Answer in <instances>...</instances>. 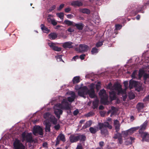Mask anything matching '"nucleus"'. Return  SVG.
Masks as SVG:
<instances>
[{
    "mask_svg": "<svg viewBox=\"0 0 149 149\" xmlns=\"http://www.w3.org/2000/svg\"><path fill=\"white\" fill-rule=\"evenodd\" d=\"M100 87V82H98L97 84L96 85V88L97 89Z\"/></svg>",
    "mask_w": 149,
    "mask_h": 149,
    "instance_id": "nucleus-57",
    "label": "nucleus"
},
{
    "mask_svg": "<svg viewBox=\"0 0 149 149\" xmlns=\"http://www.w3.org/2000/svg\"><path fill=\"white\" fill-rule=\"evenodd\" d=\"M70 94L71 95V96L68 97L67 99L68 101L69 102H72L74 100L76 95L75 93L73 91H71Z\"/></svg>",
    "mask_w": 149,
    "mask_h": 149,
    "instance_id": "nucleus-18",
    "label": "nucleus"
},
{
    "mask_svg": "<svg viewBox=\"0 0 149 149\" xmlns=\"http://www.w3.org/2000/svg\"><path fill=\"white\" fill-rule=\"evenodd\" d=\"M88 88L86 86L82 87L78 91V94L79 96L83 97L84 98H86V95H87V92Z\"/></svg>",
    "mask_w": 149,
    "mask_h": 149,
    "instance_id": "nucleus-4",
    "label": "nucleus"
},
{
    "mask_svg": "<svg viewBox=\"0 0 149 149\" xmlns=\"http://www.w3.org/2000/svg\"><path fill=\"white\" fill-rule=\"evenodd\" d=\"M109 98L111 101H112L116 99V93L114 91H112L109 92Z\"/></svg>",
    "mask_w": 149,
    "mask_h": 149,
    "instance_id": "nucleus-21",
    "label": "nucleus"
},
{
    "mask_svg": "<svg viewBox=\"0 0 149 149\" xmlns=\"http://www.w3.org/2000/svg\"><path fill=\"white\" fill-rule=\"evenodd\" d=\"M115 127V129L116 130V132H118L120 130V125H114Z\"/></svg>",
    "mask_w": 149,
    "mask_h": 149,
    "instance_id": "nucleus-42",
    "label": "nucleus"
},
{
    "mask_svg": "<svg viewBox=\"0 0 149 149\" xmlns=\"http://www.w3.org/2000/svg\"><path fill=\"white\" fill-rule=\"evenodd\" d=\"M136 107L138 111L139 112L141 111V110H143L144 106L143 103L139 102L137 104Z\"/></svg>",
    "mask_w": 149,
    "mask_h": 149,
    "instance_id": "nucleus-22",
    "label": "nucleus"
},
{
    "mask_svg": "<svg viewBox=\"0 0 149 149\" xmlns=\"http://www.w3.org/2000/svg\"><path fill=\"white\" fill-rule=\"evenodd\" d=\"M51 125L49 123H45V130L46 132H50L51 131L50 127Z\"/></svg>",
    "mask_w": 149,
    "mask_h": 149,
    "instance_id": "nucleus-33",
    "label": "nucleus"
},
{
    "mask_svg": "<svg viewBox=\"0 0 149 149\" xmlns=\"http://www.w3.org/2000/svg\"><path fill=\"white\" fill-rule=\"evenodd\" d=\"M144 72L143 70H139V73L138 76L139 79H141V78L142 77L143 74H144Z\"/></svg>",
    "mask_w": 149,
    "mask_h": 149,
    "instance_id": "nucleus-41",
    "label": "nucleus"
},
{
    "mask_svg": "<svg viewBox=\"0 0 149 149\" xmlns=\"http://www.w3.org/2000/svg\"><path fill=\"white\" fill-rule=\"evenodd\" d=\"M100 114L101 116L104 117L105 115V112L104 111H101L100 112Z\"/></svg>",
    "mask_w": 149,
    "mask_h": 149,
    "instance_id": "nucleus-62",
    "label": "nucleus"
},
{
    "mask_svg": "<svg viewBox=\"0 0 149 149\" xmlns=\"http://www.w3.org/2000/svg\"><path fill=\"white\" fill-rule=\"evenodd\" d=\"M13 147L14 149H24L25 147L17 139H15L13 143Z\"/></svg>",
    "mask_w": 149,
    "mask_h": 149,
    "instance_id": "nucleus-5",
    "label": "nucleus"
},
{
    "mask_svg": "<svg viewBox=\"0 0 149 149\" xmlns=\"http://www.w3.org/2000/svg\"><path fill=\"white\" fill-rule=\"evenodd\" d=\"M92 124V121L91 120L87 121L83 127V128L85 129L90 126Z\"/></svg>",
    "mask_w": 149,
    "mask_h": 149,
    "instance_id": "nucleus-30",
    "label": "nucleus"
},
{
    "mask_svg": "<svg viewBox=\"0 0 149 149\" xmlns=\"http://www.w3.org/2000/svg\"><path fill=\"white\" fill-rule=\"evenodd\" d=\"M85 56L86 55L85 54H83L80 55L79 57L81 60H83L84 59Z\"/></svg>",
    "mask_w": 149,
    "mask_h": 149,
    "instance_id": "nucleus-51",
    "label": "nucleus"
},
{
    "mask_svg": "<svg viewBox=\"0 0 149 149\" xmlns=\"http://www.w3.org/2000/svg\"><path fill=\"white\" fill-rule=\"evenodd\" d=\"M64 108L66 110H70V108L67 102H65V107Z\"/></svg>",
    "mask_w": 149,
    "mask_h": 149,
    "instance_id": "nucleus-40",
    "label": "nucleus"
},
{
    "mask_svg": "<svg viewBox=\"0 0 149 149\" xmlns=\"http://www.w3.org/2000/svg\"><path fill=\"white\" fill-rule=\"evenodd\" d=\"M98 52V49L96 47H93L91 51V52L92 54L95 53H97Z\"/></svg>",
    "mask_w": 149,
    "mask_h": 149,
    "instance_id": "nucleus-39",
    "label": "nucleus"
},
{
    "mask_svg": "<svg viewBox=\"0 0 149 149\" xmlns=\"http://www.w3.org/2000/svg\"><path fill=\"white\" fill-rule=\"evenodd\" d=\"M118 143L120 144H122L123 143V138L120 133H118Z\"/></svg>",
    "mask_w": 149,
    "mask_h": 149,
    "instance_id": "nucleus-36",
    "label": "nucleus"
},
{
    "mask_svg": "<svg viewBox=\"0 0 149 149\" xmlns=\"http://www.w3.org/2000/svg\"><path fill=\"white\" fill-rule=\"evenodd\" d=\"M103 45V42H99L96 43V46L97 47H99Z\"/></svg>",
    "mask_w": 149,
    "mask_h": 149,
    "instance_id": "nucleus-44",
    "label": "nucleus"
},
{
    "mask_svg": "<svg viewBox=\"0 0 149 149\" xmlns=\"http://www.w3.org/2000/svg\"><path fill=\"white\" fill-rule=\"evenodd\" d=\"M99 95L101 97V103L105 105L108 104L109 102L108 96L106 93L105 90L104 89L101 90L99 93Z\"/></svg>",
    "mask_w": 149,
    "mask_h": 149,
    "instance_id": "nucleus-2",
    "label": "nucleus"
},
{
    "mask_svg": "<svg viewBox=\"0 0 149 149\" xmlns=\"http://www.w3.org/2000/svg\"><path fill=\"white\" fill-rule=\"evenodd\" d=\"M72 42L70 41L66 42L63 43L62 46L65 49L72 48L73 47L72 45Z\"/></svg>",
    "mask_w": 149,
    "mask_h": 149,
    "instance_id": "nucleus-15",
    "label": "nucleus"
},
{
    "mask_svg": "<svg viewBox=\"0 0 149 149\" xmlns=\"http://www.w3.org/2000/svg\"><path fill=\"white\" fill-rule=\"evenodd\" d=\"M88 46L84 44H80L79 45V52L83 53L87 52L88 50Z\"/></svg>",
    "mask_w": 149,
    "mask_h": 149,
    "instance_id": "nucleus-11",
    "label": "nucleus"
},
{
    "mask_svg": "<svg viewBox=\"0 0 149 149\" xmlns=\"http://www.w3.org/2000/svg\"><path fill=\"white\" fill-rule=\"evenodd\" d=\"M62 56L61 55H58L57 56H56L55 57L56 58L57 60L58 61H63L62 59Z\"/></svg>",
    "mask_w": 149,
    "mask_h": 149,
    "instance_id": "nucleus-38",
    "label": "nucleus"
},
{
    "mask_svg": "<svg viewBox=\"0 0 149 149\" xmlns=\"http://www.w3.org/2000/svg\"><path fill=\"white\" fill-rule=\"evenodd\" d=\"M89 130L91 133L95 134L98 131V128L97 127H91L89 128Z\"/></svg>",
    "mask_w": 149,
    "mask_h": 149,
    "instance_id": "nucleus-25",
    "label": "nucleus"
},
{
    "mask_svg": "<svg viewBox=\"0 0 149 149\" xmlns=\"http://www.w3.org/2000/svg\"><path fill=\"white\" fill-rule=\"evenodd\" d=\"M111 110L113 111H116V112H117V110L116 109V108L115 107L113 106H112L111 107Z\"/></svg>",
    "mask_w": 149,
    "mask_h": 149,
    "instance_id": "nucleus-63",
    "label": "nucleus"
},
{
    "mask_svg": "<svg viewBox=\"0 0 149 149\" xmlns=\"http://www.w3.org/2000/svg\"><path fill=\"white\" fill-rule=\"evenodd\" d=\"M144 7V6L143 5H139L136 8V10H135L134 9V8L132 9L133 13L134 14V15H136L137 13L139 12H141L142 13H143L144 11L143 10V8Z\"/></svg>",
    "mask_w": 149,
    "mask_h": 149,
    "instance_id": "nucleus-12",
    "label": "nucleus"
},
{
    "mask_svg": "<svg viewBox=\"0 0 149 149\" xmlns=\"http://www.w3.org/2000/svg\"><path fill=\"white\" fill-rule=\"evenodd\" d=\"M54 112L56 117L59 119L60 118V115L62 114L63 111L60 109H56L54 110Z\"/></svg>",
    "mask_w": 149,
    "mask_h": 149,
    "instance_id": "nucleus-17",
    "label": "nucleus"
},
{
    "mask_svg": "<svg viewBox=\"0 0 149 149\" xmlns=\"http://www.w3.org/2000/svg\"><path fill=\"white\" fill-rule=\"evenodd\" d=\"M149 101V95L146 96L143 100L144 102H146Z\"/></svg>",
    "mask_w": 149,
    "mask_h": 149,
    "instance_id": "nucleus-49",
    "label": "nucleus"
},
{
    "mask_svg": "<svg viewBox=\"0 0 149 149\" xmlns=\"http://www.w3.org/2000/svg\"><path fill=\"white\" fill-rule=\"evenodd\" d=\"M56 6L55 5H53L51 7L50 9L49 10V12H51L56 8Z\"/></svg>",
    "mask_w": 149,
    "mask_h": 149,
    "instance_id": "nucleus-48",
    "label": "nucleus"
},
{
    "mask_svg": "<svg viewBox=\"0 0 149 149\" xmlns=\"http://www.w3.org/2000/svg\"><path fill=\"white\" fill-rule=\"evenodd\" d=\"M33 133L35 135L38 134L40 135H43V133L42 128L40 126H37L34 127Z\"/></svg>",
    "mask_w": 149,
    "mask_h": 149,
    "instance_id": "nucleus-6",
    "label": "nucleus"
},
{
    "mask_svg": "<svg viewBox=\"0 0 149 149\" xmlns=\"http://www.w3.org/2000/svg\"><path fill=\"white\" fill-rule=\"evenodd\" d=\"M147 125V123H144L141 126L139 130V132L140 134L144 132L143 131L146 129Z\"/></svg>",
    "mask_w": 149,
    "mask_h": 149,
    "instance_id": "nucleus-23",
    "label": "nucleus"
},
{
    "mask_svg": "<svg viewBox=\"0 0 149 149\" xmlns=\"http://www.w3.org/2000/svg\"><path fill=\"white\" fill-rule=\"evenodd\" d=\"M99 145L100 146L101 148L104 145V142L103 141H101L99 142Z\"/></svg>",
    "mask_w": 149,
    "mask_h": 149,
    "instance_id": "nucleus-54",
    "label": "nucleus"
},
{
    "mask_svg": "<svg viewBox=\"0 0 149 149\" xmlns=\"http://www.w3.org/2000/svg\"><path fill=\"white\" fill-rule=\"evenodd\" d=\"M98 125L102 135L105 137H108L109 132L107 128L111 130L112 128V126L107 122H105L104 123H99Z\"/></svg>",
    "mask_w": 149,
    "mask_h": 149,
    "instance_id": "nucleus-1",
    "label": "nucleus"
},
{
    "mask_svg": "<svg viewBox=\"0 0 149 149\" xmlns=\"http://www.w3.org/2000/svg\"><path fill=\"white\" fill-rule=\"evenodd\" d=\"M118 133H119L118 132H117V134H115L113 137V138L115 139H116L118 138Z\"/></svg>",
    "mask_w": 149,
    "mask_h": 149,
    "instance_id": "nucleus-58",
    "label": "nucleus"
},
{
    "mask_svg": "<svg viewBox=\"0 0 149 149\" xmlns=\"http://www.w3.org/2000/svg\"><path fill=\"white\" fill-rule=\"evenodd\" d=\"M89 89H88L87 92V95H89V97L91 99L95 98L96 97V96L94 90V85L93 84H91L90 86Z\"/></svg>",
    "mask_w": 149,
    "mask_h": 149,
    "instance_id": "nucleus-3",
    "label": "nucleus"
},
{
    "mask_svg": "<svg viewBox=\"0 0 149 149\" xmlns=\"http://www.w3.org/2000/svg\"><path fill=\"white\" fill-rule=\"evenodd\" d=\"M79 113V110L78 109H76L74 111L73 114L74 116H76Z\"/></svg>",
    "mask_w": 149,
    "mask_h": 149,
    "instance_id": "nucleus-52",
    "label": "nucleus"
},
{
    "mask_svg": "<svg viewBox=\"0 0 149 149\" xmlns=\"http://www.w3.org/2000/svg\"><path fill=\"white\" fill-rule=\"evenodd\" d=\"M99 102V101L97 99H95L94 101L93 102V109H94L97 107Z\"/></svg>",
    "mask_w": 149,
    "mask_h": 149,
    "instance_id": "nucleus-28",
    "label": "nucleus"
},
{
    "mask_svg": "<svg viewBox=\"0 0 149 149\" xmlns=\"http://www.w3.org/2000/svg\"><path fill=\"white\" fill-rule=\"evenodd\" d=\"M67 18L69 19H71L74 16L73 15L70 14L66 15Z\"/></svg>",
    "mask_w": 149,
    "mask_h": 149,
    "instance_id": "nucleus-55",
    "label": "nucleus"
},
{
    "mask_svg": "<svg viewBox=\"0 0 149 149\" xmlns=\"http://www.w3.org/2000/svg\"><path fill=\"white\" fill-rule=\"evenodd\" d=\"M49 113H46L45 115H44V117L45 118H46L49 117Z\"/></svg>",
    "mask_w": 149,
    "mask_h": 149,
    "instance_id": "nucleus-64",
    "label": "nucleus"
},
{
    "mask_svg": "<svg viewBox=\"0 0 149 149\" xmlns=\"http://www.w3.org/2000/svg\"><path fill=\"white\" fill-rule=\"evenodd\" d=\"M64 23L65 24L68 25V26H73V22L72 21H71L70 20H65L64 21Z\"/></svg>",
    "mask_w": 149,
    "mask_h": 149,
    "instance_id": "nucleus-35",
    "label": "nucleus"
},
{
    "mask_svg": "<svg viewBox=\"0 0 149 149\" xmlns=\"http://www.w3.org/2000/svg\"><path fill=\"white\" fill-rule=\"evenodd\" d=\"M51 24L54 26H55L57 24V22L54 19H53L52 21Z\"/></svg>",
    "mask_w": 149,
    "mask_h": 149,
    "instance_id": "nucleus-53",
    "label": "nucleus"
},
{
    "mask_svg": "<svg viewBox=\"0 0 149 149\" xmlns=\"http://www.w3.org/2000/svg\"><path fill=\"white\" fill-rule=\"evenodd\" d=\"M71 8L70 7L66 8L65 9V11L66 13H69L71 11Z\"/></svg>",
    "mask_w": 149,
    "mask_h": 149,
    "instance_id": "nucleus-47",
    "label": "nucleus"
},
{
    "mask_svg": "<svg viewBox=\"0 0 149 149\" xmlns=\"http://www.w3.org/2000/svg\"><path fill=\"white\" fill-rule=\"evenodd\" d=\"M79 11L83 13L86 14H89L91 13L90 11L89 10L86 8L80 9Z\"/></svg>",
    "mask_w": 149,
    "mask_h": 149,
    "instance_id": "nucleus-26",
    "label": "nucleus"
},
{
    "mask_svg": "<svg viewBox=\"0 0 149 149\" xmlns=\"http://www.w3.org/2000/svg\"><path fill=\"white\" fill-rule=\"evenodd\" d=\"M122 133L123 134L125 135L126 136H127L129 135L128 130L125 131H123L122 132Z\"/></svg>",
    "mask_w": 149,
    "mask_h": 149,
    "instance_id": "nucleus-50",
    "label": "nucleus"
},
{
    "mask_svg": "<svg viewBox=\"0 0 149 149\" xmlns=\"http://www.w3.org/2000/svg\"><path fill=\"white\" fill-rule=\"evenodd\" d=\"M137 72L136 70H134L132 74V77L133 79H134L136 78V74Z\"/></svg>",
    "mask_w": 149,
    "mask_h": 149,
    "instance_id": "nucleus-45",
    "label": "nucleus"
},
{
    "mask_svg": "<svg viewBox=\"0 0 149 149\" xmlns=\"http://www.w3.org/2000/svg\"><path fill=\"white\" fill-rule=\"evenodd\" d=\"M55 44L54 43H48L49 46L54 51L57 52H60L61 51V47H58L55 45Z\"/></svg>",
    "mask_w": 149,
    "mask_h": 149,
    "instance_id": "nucleus-14",
    "label": "nucleus"
},
{
    "mask_svg": "<svg viewBox=\"0 0 149 149\" xmlns=\"http://www.w3.org/2000/svg\"><path fill=\"white\" fill-rule=\"evenodd\" d=\"M72 81L74 84L79 83L80 82V77L79 76L74 77L72 79Z\"/></svg>",
    "mask_w": 149,
    "mask_h": 149,
    "instance_id": "nucleus-32",
    "label": "nucleus"
},
{
    "mask_svg": "<svg viewBox=\"0 0 149 149\" xmlns=\"http://www.w3.org/2000/svg\"><path fill=\"white\" fill-rule=\"evenodd\" d=\"M114 125H120L119 122L117 120H116L114 121Z\"/></svg>",
    "mask_w": 149,
    "mask_h": 149,
    "instance_id": "nucleus-56",
    "label": "nucleus"
},
{
    "mask_svg": "<svg viewBox=\"0 0 149 149\" xmlns=\"http://www.w3.org/2000/svg\"><path fill=\"white\" fill-rule=\"evenodd\" d=\"M64 5H65L64 4H61L59 7L58 8L57 10L58 11H60L64 7Z\"/></svg>",
    "mask_w": 149,
    "mask_h": 149,
    "instance_id": "nucleus-46",
    "label": "nucleus"
},
{
    "mask_svg": "<svg viewBox=\"0 0 149 149\" xmlns=\"http://www.w3.org/2000/svg\"><path fill=\"white\" fill-rule=\"evenodd\" d=\"M41 27L42 31L45 33H48L50 31V30L46 27L43 24H41Z\"/></svg>",
    "mask_w": 149,
    "mask_h": 149,
    "instance_id": "nucleus-27",
    "label": "nucleus"
},
{
    "mask_svg": "<svg viewBox=\"0 0 149 149\" xmlns=\"http://www.w3.org/2000/svg\"><path fill=\"white\" fill-rule=\"evenodd\" d=\"M122 25L119 24H116L115 25L116 29L117 30L120 29L122 27Z\"/></svg>",
    "mask_w": 149,
    "mask_h": 149,
    "instance_id": "nucleus-43",
    "label": "nucleus"
},
{
    "mask_svg": "<svg viewBox=\"0 0 149 149\" xmlns=\"http://www.w3.org/2000/svg\"><path fill=\"white\" fill-rule=\"evenodd\" d=\"M60 125L59 124H58L54 126V127L55 129L58 130L60 128Z\"/></svg>",
    "mask_w": 149,
    "mask_h": 149,
    "instance_id": "nucleus-59",
    "label": "nucleus"
},
{
    "mask_svg": "<svg viewBox=\"0 0 149 149\" xmlns=\"http://www.w3.org/2000/svg\"><path fill=\"white\" fill-rule=\"evenodd\" d=\"M60 141L63 142H65L66 141L65 135L62 133L60 134L57 137L55 144L56 146L59 144Z\"/></svg>",
    "mask_w": 149,
    "mask_h": 149,
    "instance_id": "nucleus-7",
    "label": "nucleus"
},
{
    "mask_svg": "<svg viewBox=\"0 0 149 149\" xmlns=\"http://www.w3.org/2000/svg\"><path fill=\"white\" fill-rule=\"evenodd\" d=\"M55 107H56L59 108H62V105L61 104H56L55 105Z\"/></svg>",
    "mask_w": 149,
    "mask_h": 149,
    "instance_id": "nucleus-60",
    "label": "nucleus"
},
{
    "mask_svg": "<svg viewBox=\"0 0 149 149\" xmlns=\"http://www.w3.org/2000/svg\"><path fill=\"white\" fill-rule=\"evenodd\" d=\"M69 140L71 143L77 142L78 141V134H71L69 137Z\"/></svg>",
    "mask_w": 149,
    "mask_h": 149,
    "instance_id": "nucleus-9",
    "label": "nucleus"
},
{
    "mask_svg": "<svg viewBox=\"0 0 149 149\" xmlns=\"http://www.w3.org/2000/svg\"><path fill=\"white\" fill-rule=\"evenodd\" d=\"M49 36L50 39L54 40L57 37V35L56 33H53L49 34Z\"/></svg>",
    "mask_w": 149,
    "mask_h": 149,
    "instance_id": "nucleus-29",
    "label": "nucleus"
},
{
    "mask_svg": "<svg viewBox=\"0 0 149 149\" xmlns=\"http://www.w3.org/2000/svg\"><path fill=\"white\" fill-rule=\"evenodd\" d=\"M50 121L54 124H56L57 123V119L53 116H50Z\"/></svg>",
    "mask_w": 149,
    "mask_h": 149,
    "instance_id": "nucleus-31",
    "label": "nucleus"
},
{
    "mask_svg": "<svg viewBox=\"0 0 149 149\" xmlns=\"http://www.w3.org/2000/svg\"><path fill=\"white\" fill-rule=\"evenodd\" d=\"M83 5V3L81 1L76 0L72 1L71 3V5L74 7H80Z\"/></svg>",
    "mask_w": 149,
    "mask_h": 149,
    "instance_id": "nucleus-10",
    "label": "nucleus"
},
{
    "mask_svg": "<svg viewBox=\"0 0 149 149\" xmlns=\"http://www.w3.org/2000/svg\"><path fill=\"white\" fill-rule=\"evenodd\" d=\"M137 82L133 80H131L129 82V87L130 89L133 88V87H136L137 86Z\"/></svg>",
    "mask_w": 149,
    "mask_h": 149,
    "instance_id": "nucleus-20",
    "label": "nucleus"
},
{
    "mask_svg": "<svg viewBox=\"0 0 149 149\" xmlns=\"http://www.w3.org/2000/svg\"><path fill=\"white\" fill-rule=\"evenodd\" d=\"M56 15L61 19H63L64 17V13H56Z\"/></svg>",
    "mask_w": 149,
    "mask_h": 149,
    "instance_id": "nucleus-37",
    "label": "nucleus"
},
{
    "mask_svg": "<svg viewBox=\"0 0 149 149\" xmlns=\"http://www.w3.org/2000/svg\"><path fill=\"white\" fill-rule=\"evenodd\" d=\"M73 26H76L77 29L79 30H82L84 26V25L82 23H74Z\"/></svg>",
    "mask_w": 149,
    "mask_h": 149,
    "instance_id": "nucleus-19",
    "label": "nucleus"
},
{
    "mask_svg": "<svg viewBox=\"0 0 149 149\" xmlns=\"http://www.w3.org/2000/svg\"><path fill=\"white\" fill-rule=\"evenodd\" d=\"M68 31L70 32H72L74 31V30L72 28H69L68 29Z\"/></svg>",
    "mask_w": 149,
    "mask_h": 149,
    "instance_id": "nucleus-61",
    "label": "nucleus"
},
{
    "mask_svg": "<svg viewBox=\"0 0 149 149\" xmlns=\"http://www.w3.org/2000/svg\"><path fill=\"white\" fill-rule=\"evenodd\" d=\"M78 141L84 142L86 139V136L84 134H78Z\"/></svg>",
    "mask_w": 149,
    "mask_h": 149,
    "instance_id": "nucleus-16",
    "label": "nucleus"
},
{
    "mask_svg": "<svg viewBox=\"0 0 149 149\" xmlns=\"http://www.w3.org/2000/svg\"><path fill=\"white\" fill-rule=\"evenodd\" d=\"M138 129V127H134L128 130L129 135H130L133 133L134 132L136 131Z\"/></svg>",
    "mask_w": 149,
    "mask_h": 149,
    "instance_id": "nucleus-34",
    "label": "nucleus"
},
{
    "mask_svg": "<svg viewBox=\"0 0 149 149\" xmlns=\"http://www.w3.org/2000/svg\"><path fill=\"white\" fill-rule=\"evenodd\" d=\"M23 139H26L27 142H31L32 140V138L31 134L28 133L27 134L25 132H23L22 135Z\"/></svg>",
    "mask_w": 149,
    "mask_h": 149,
    "instance_id": "nucleus-8",
    "label": "nucleus"
},
{
    "mask_svg": "<svg viewBox=\"0 0 149 149\" xmlns=\"http://www.w3.org/2000/svg\"><path fill=\"white\" fill-rule=\"evenodd\" d=\"M141 137L142 138V141H149V134L144 132L140 134Z\"/></svg>",
    "mask_w": 149,
    "mask_h": 149,
    "instance_id": "nucleus-13",
    "label": "nucleus"
},
{
    "mask_svg": "<svg viewBox=\"0 0 149 149\" xmlns=\"http://www.w3.org/2000/svg\"><path fill=\"white\" fill-rule=\"evenodd\" d=\"M113 87L115 90L118 91L119 92H120V91H122L121 86L120 84L118 83L115 84L114 85Z\"/></svg>",
    "mask_w": 149,
    "mask_h": 149,
    "instance_id": "nucleus-24",
    "label": "nucleus"
}]
</instances>
